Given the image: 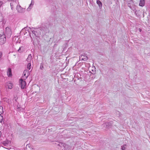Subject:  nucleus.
<instances>
[{"label":"nucleus","mask_w":150,"mask_h":150,"mask_svg":"<svg viewBox=\"0 0 150 150\" xmlns=\"http://www.w3.org/2000/svg\"><path fill=\"white\" fill-rule=\"evenodd\" d=\"M3 17L1 13L0 12V22H2L3 20Z\"/></svg>","instance_id":"obj_21"},{"label":"nucleus","mask_w":150,"mask_h":150,"mask_svg":"<svg viewBox=\"0 0 150 150\" xmlns=\"http://www.w3.org/2000/svg\"><path fill=\"white\" fill-rule=\"evenodd\" d=\"M3 112V108L2 106H0V115Z\"/></svg>","instance_id":"obj_18"},{"label":"nucleus","mask_w":150,"mask_h":150,"mask_svg":"<svg viewBox=\"0 0 150 150\" xmlns=\"http://www.w3.org/2000/svg\"><path fill=\"white\" fill-rule=\"evenodd\" d=\"M2 55V53L1 52H0V59L1 58Z\"/></svg>","instance_id":"obj_26"},{"label":"nucleus","mask_w":150,"mask_h":150,"mask_svg":"<svg viewBox=\"0 0 150 150\" xmlns=\"http://www.w3.org/2000/svg\"><path fill=\"white\" fill-rule=\"evenodd\" d=\"M97 4L98 5L100 8H101L102 7V4L101 2L99 0H97L96 1Z\"/></svg>","instance_id":"obj_14"},{"label":"nucleus","mask_w":150,"mask_h":150,"mask_svg":"<svg viewBox=\"0 0 150 150\" xmlns=\"http://www.w3.org/2000/svg\"><path fill=\"white\" fill-rule=\"evenodd\" d=\"M22 46H21L20 47L19 49L18 50V51L19 52H21L23 51V50H22Z\"/></svg>","instance_id":"obj_19"},{"label":"nucleus","mask_w":150,"mask_h":150,"mask_svg":"<svg viewBox=\"0 0 150 150\" xmlns=\"http://www.w3.org/2000/svg\"><path fill=\"white\" fill-rule=\"evenodd\" d=\"M7 74L8 76H12L11 70L10 68H9L7 72Z\"/></svg>","instance_id":"obj_13"},{"label":"nucleus","mask_w":150,"mask_h":150,"mask_svg":"<svg viewBox=\"0 0 150 150\" xmlns=\"http://www.w3.org/2000/svg\"><path fill=\"white\" fill-rule=\"evenodd\" d=\"M30 150H34L33 149H31Z\"/></svg>","instance_id":"obj_30"},{"label":"nucleus","mask_w":150,"mask_h":150,"mask_svg":"<svg viewBox=\"0 0 150 150\" xmlns=\"http://www.w3.org/2000/svg\"><path fill=\"white\" fill-rule=\"evenodd\" d=\"M4 99H6V100H8V99L7 98H5Z\"/></svg>","instance_id":"obj_29"},{"label":"nucleus","mask_w":150,"mask_h":150,"mask_svg":"<svg viewBox=\"0 0 150 150\" xmlns=\"http://www.w3.org/2000/svg\"><path fill=\"white\" fill-rule=\"evenodd\" d=\"M67 145L65 144H61L60 146L61 147H63V148H66V146Z\"/></svg>","instance_id":"obj_24"},{"label":"nucleus","mask_w":150,"mask_h":150,"mask_svg":"<svg viewBox=\"0 0 150 150\" xmlns=\"http://www.w3.org/2000/svg\"><path fill=\"white\" fill-rule=\"evenodd\" d=\"M31 63H28L27 65V68L29 69L30 70L31 69Z\"/></svg>","instance_id":"obj_20"},{"label":"nucleus","mask_w":150,"mask_h":150,"mask_svg":"<svg viewBox=\"0 0 150 150\" xmlns=\"http://www.w3.org/2000/svg\"><path fill=\"white\" fill-rule=\"evenodd\" d=\"M11 142L9 140H6L3 142V144L5 146H7L10 145Z\"/></svg>","instance_id":"obj_8"},{"label":"nucleus","mask_w":150,"mask_h":150,"mask_svg":"<svg viewBox=\"0 0 150 150\" xmlns=\"http://www.w3.org/2000/svg\"><path fill=\"white\" fill-rule=\"evenodd\" d=\"M25 79H21L19 81L20 85L22 89H23L25 88L26 85V82L24 81Z\"/></svg>","instance_id":"obj_4"},{"label":"nucleus","mask_w":150,"mask_h":150,"mask_svg":"<svg viewBox=\"0 0 150 150\" xmlns=\"http://www.w3.org/2000/svg\"><path fill=\"white\" fill-rule=\"evenodd\" d=\"M3 120V116L0 115V123Z\"/></svg>","instance_id":"obj_23"},{"label":"nucleus","mask_w":150,"mask_h":150,"mask_svg":"<svg viewBox=\"0 0 150 150\" xmlns=\"http://www.w3.org/2000/svg\"><path fill=\"white\" fill-rule=\"evenodd\" d=\"M32 32L36 36L37 35H36V32L35 31H34V30H33V31H32Z\"/></svg>","instance_id":"obj_25"},{"label":"nucleus","mask_w":150,"mask_h":150,"mask_svg":"<svg viewBox=\"0 0 150 150\" xmlns=\"http://www.w3.org/2000/svg\"><path fill=\"white\" fill-rule=\"evenodd\" d=\"M1 102L0 101V105H1Z\"/></svg>","instance_id":"obj_32"},{"label":"nucleus","mask_w":150,"mask_h":150,"mask_svg":"<svg viewBox=\"0 0 150 150\" xmlns=\"http://www.w3.org/2000/svg\"><path fill=\"white\" fill-rule=\"evenodd\" d=\"M139 29V31H141V29Z\"/></svg>","instance_id":"obj_31"},{"label":"nucleus","mask_w":150,"mask_h":150,"mask_svg":"<svg viewBox=\"0 0 150 150\" xmlns=\"http://www.w3.org/2000/svg\"><path fill=\"white\" fill-rule=\"evenodd\" d=\"M16 4V2L15 3H14L13 1L10 3V6L11 10H13V5H14Z\"/></svg>","instance_id":"obj_15"},{"label":"nucleus","mask_w":150,"mask_h":150,"mask_svg":"<svg viewBox=\"0 0 150 150\" xmlns=\"http://www.w3.org/2000/svg\"><path fill=\"white\" fill-rule=\"evenodd\" d=\"M34 1L33 0H32L31 3L30 4L28 7L27 8V10L28 11H30L33 8V6L34 4Z\"/></svg>","instance_id":"obj_7"},{"label":"nucleus","mask_w":150,"mask_h":150,"mask_svg":"<svg viewBox=\"0 0 150 150\" xmlns=\"http://www.w3.org/2000/svg\"><path fill=\"white\" fill-rule=\"evenodd\" d=\"M5 3V1L4 0H0V8Z\"/></svg>","instance_id":"obj_17"},{"label":"nucleus","mask_w":150,"mask_h":150,"mask_svg":"<svg viewBox=\"0 0 150 150\" xmlns=\"http://www.w3.org/2000/svg\"><path fill=\"white\" fill-rule=\"evenodd\" d=\"M134 11L135 12V13L136 15L137 16H138L139 15V14H138V12H139V11L135 10V11Z\"/></svg>","instance_id":"obj_22"},{"label":"nucleus","mask_w":150,"mask_h":150,"mask_svg":"<svg viewBox=\"0 0 150 150\" xmlns=\"http://www.w3.org/2000/svg\"><path fill=\"white\" fill-rule=\"evenodd\" d=\"M30 73L29 70H25L23 73V75L21 79H26L29 75Z\"/></svg>","instance_id":"obj_2"},{"label":"nucleus","mask_w":150,"mask_h":150,"mask_svg":"<svg viewBox=\"0 0 150 150\" xmlns=\"http://www.w3.org/2000/svg\"><path fill=\"white\" fill-rule=\"evenodd\" d=\"M16 10L19 13H23L24 11V9L22 8L20 6L18 5L16 7Z\"/></svg>","instance_id":"obj_6"},{"label":"nucleus","mask_w":150,"mask_h":150,"mask_svg":"<svg viewBox=\"0 0 150 150\" xmlns=\"http://www.w3.org/2000/svg\"><path fill=\"white\" fill-rule=\"evenodd\" d=\"M128 147L127 144H124L121 146V149L122 150H126Z\"/></svg>","instance_id":"obj_10"},{"label":"nucleus","mask_w":150,"mask_h":150,"mask_svg":"<svg viewBox=\"0 0 150 150\" xmlns=\"http://www.w3.org/2000/svg\"><path fill=\"white\" fill-rule=\"evenodd\" d=\"M6 41L5 36L4 34H0V44L3 45L5 43Z\"/></svg>","instance_id":"obj_3"},{"label":"nucleus","mask_w":150,"mask_h":150,"mask_svg":"<svg viewBox=\"0 0 150 150\" xmlns=\"http://www.w3.org/2000/svg\"><path fill=\"white\" fill-rule=\"evenodd\" d=\"M80 58L82 60L85 61L88 59L87 57H86L85 56H84V55H82L80 57Z\"/></svg>","instance_id":"obj_16"},{"label":"nucleus","mask_w":150,"mask_h":150,"mask_svg":"<svg viewBox=\"0 0 150 150\" xmlns=\"http://www.w3.org/2000/svg\"><path fill=\"white\" fill-rule=\"evenodd\" d=\"M1 131H0V137H1Z\"/></svg>","instance_id":"obj_28"},{"label":"nucleus","mask_w":150,"mask_h":150,"mask_svg":"<svg viewBox=\"0 0 150 150\" xmlns=\"http://www.w3.org/2000/svg\"><path fill=\"white\" fill-rule=\"evenodd\" d=\"M6 86L8 89H11L13 87V85L11 83L8 82L7 83Z\"/></svg>","instance_id":"obj_11"},{"label":"nucleus","mask_w":150,"mask_h":150,"mask_svg":"<svg viewBox=\"0 0 150 150\" xmlns=\"http://www.w3.org/2000/svg\"><path fill=\"white\" fill-rule=\"evenodd\" d=\"M145 0H140L139 5L141 6H143L145 4Z\"/></svg>","instance_id":"obj_12"},{"label":"nucleus","mask_w":150,"mask_h":150,"mask_svg":"<svg viewBox=\"0 0 150 150\" xmlns=\"http://www.w3.org/2000/svg\"><path fill=\"white\" fill-rule=\"evenodd\" d=\"M6 34L7 35V36L9 38L10 37L12 34L11 29L8 27H6Z\"/></svg>","instance_id":"obj_5"},{"label":"nucleus","mask_w":150,"mask_h":150,"mask_svg":"<svg viewBox=\"0 0 150 150\" xmlns=\"http://www.w3.org/2000/svg\"><path fill=\"white\" fill-rule=\"evenodd\" d=\"M32 59V56L31 54L28 55L27 58V61L28 63H31Z\"/></svg>","instance_id":"obj_9"},{"label":"nucleus","mask_w":150,"mask_h":150,"mask_svg":"<svg viewBox=\"0 0 150 150\" xmlns=\"http://www.w3.org/2000/svg\"><path fill=\"white\" fill-rule=\"evenodd\" d=\"M128 6L134 11H135L136 9V6L134 5V3L132 1H131L128 4Z\"/></svg>","instance_id":"obj_1"},{"label":"nucleus","mask_w":150,"mask_h":150,"mask_svg":"<svg viewBox=\"0 0 150 150\" xmlns=\"http://www.w3.org/2000/svg\"><path fill=\"white\" fill-rule=\"evenodd\" d=\"M116 113L117 114L119 115V116H120L121 115V114L120 113V112H119V111H117Z\"/></svg>","instance_id":"obj_27"}]
</instances>
